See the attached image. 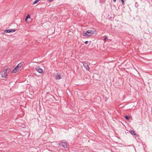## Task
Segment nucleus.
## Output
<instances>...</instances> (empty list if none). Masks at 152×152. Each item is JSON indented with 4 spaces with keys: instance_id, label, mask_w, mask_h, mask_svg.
Returning a JSON list of instances; mask_svg holds the SVG:
<instances>
[{
    "instance_id": "ddd939ff",
    "label": "nucleus",
    "mask_w": 152,
    "mask_h": 152,
    "mask_svg": "<svg viewBox=\"0 0 152 152\" xmlns=\"http://www.w3.org/2000/svg\"><path fill=\"white\" fill-rule=\"evenodd\" d=\"M135 7H136V8H137L138 7V4L137 3V2H135Z\"/></svg>"
},
{
    "instance_id": "f8f14e48",
    "label": "nucleus",
    "mask_w": 152,
    "mask_h": 152,
    "mask_svg": "<svg viewBox=\"0 0 152 152\" xmlns=\"http://www.w3.org/2000/svg\"><path fill=\"white\" fill-rule=\"evenodd\" d=\"M125 118L127 120H128L129 119V116L126 115L125 116Z\"/></svg>"
},
{
    "instance_id": "f257e3e1",
    "label": "nucleus",
    "mask_w": 152,
    "mask_h": 152,
    "mask_svg": "<svg viewBox=\"0 0 152 152\" xmlns=\"http://www.w3.org/2000/svg\"><path fill=\"white\" fill-rule=\"evenodd\" d=\"M96 31L95 29L94 28H93L92 29L88 30L84 32L83 33V35L86 37L91 36L94 34Z\"/></svg>"
},
{
    "instance_id": "2eb2a0df",
    "label": "nucleus",
    "mask_w": 152,
    "mask_h": 152,
    "mask_svg": "<svg viewBox=\"0 0 152 152\" xmlns=\"http://www.w3.org/2000/svg\"><path fill=\"white\" fill-rule=\"evenodd\" d=\"M88 43V41H86L85 42V44H87Z\"/></svg>"
},
{
    "instance_id": "4468645a",
    "label": "nucleus",
    "mask_w": 152,
    "mask_h": 152,
    "mask_svg": "<svg viewBox=\"0 0 152 152\" xmlns=\"http://www.w3.org/2000/svg\"><path fill=\"white\" fill-rule=\"evenodd\" d=\"M121 1L122 3V4L123 5H124V0H121Z\"/></svg>"
},
{
    "instance_id": "1a4fd4ad",
    "label": "nucleus",
    "mask_w": 152,
    "mask_h": 152,
    "mask_svg": "<svg viewBox=\"0 0 152 152\" xmlns=\"http://www.w3.org/2000/svg\"><path fill=\"white\" fill-rule=\"evenodd\" d=\"M57 75L56 77V79L57 80H60L61 78V75L59 73H57Z\"/></svg>"
},
{
    "instance_id": "6e6552de",
    "label": "nucleus",
    "mask_w": 152,
    "mask_h": 152,
    "mask_svg": "<svg viewBox=\"0 0 152 152\" xmlns=\"http://www.w3.org/2000/svg\"><path fill=\"white\" fill-rule=\"evenodd\" d=\"M19 69L17 68V67H16L11 72L12 73H15L19 70Z\"/></svg>"
},
{
    "instance_id": "9d476101",
    "label": "nucleus",
    "mask_w": 152,
    "mask_h": 152,
    "mask_svg": "<svg viewBox=\"0 0 152 152\" xmlns=\"http://www.w3.org/2000/svg\"><path fill=\"white\" fill-rule=\"evenodd\" d=\"M129 132L133 135H135L136 136V133H135V132L134 131L130 129L129 131Z\"/></svg>"
},
{
    "instance_id": "0eeeda50",
    "label": "nucleus",
    "mask_w": 152,
    "mask_h": 152,
    "mask_svg": "<svg viewBox=\"0 0 152 152\" xmlns=\"http://www.w3.org/2000/svg\"><path fill=\"white\" fill-rule=\"evenodd\" d=\"M24 64V63L23 62H21L19 64L16 66L17 67V68L19 69Z\"/></svg>"
},
{
    "instance_id": "dca6fc26",
    "label": "nucleus",
    "mask_w": 152,
    "mask_h": 152,
    "mask_svg": "<svg viewBox=\"0 0 152 152\" xmlns=\"http://www.w3.org/2000/svg\"><path fill=\"white\" fill-rule=\"evenodd\" d=\"M107 39V37H105L104 38V39L106 41V39Z\"/></svg>"
},
{
    "instance_id": "20e7f679",
    "label": "nucleus",
    "mask_w": 152,
    "mask_h": 152,
    "mask_svg": "<svg viewBox=\"0 0 152 152\" xmlns=\"http://www.w3.org/2000/svg\"><path fill=\"white\" fill-rule=\"evenodd\" d=\"M81 63L86 70L87 71H89V70L90 68L89 67L87 63H86L84 62H82Z\"/></svg>"
},
{
    "instance_id": "7ed1b4c3",
    "label": "nucleus",
    "mask_w": 152,
    "mask_h": 152,
    "mask_svg": "<svg viewBox=\"0 0 152 152\" xmlns=\"http://www.w3.org/2000/svg\"><path fill=\"white\" fill-rule=\"evenodd\" d=\"M16 30L15 29H6L3 32L2 34H4L5 33H9L10 32H13L16 31Z\"/></svg>"
},
{
    "instance_id": "423d86ee",
    "label": "nucleus",
    "mask_w": 152,
    "mask_h": 152,
    "mask_svg": "<svg viewBox=\"0 0 152 152\" xmlns=\"http://www.w3.org/2000/svg\"><path fill=\"white\" fill-rule=\"evenodd\" d=\"M59 145H61V146L64 148H67V143L66 142H64L60 143L59 144Z\"/></svg>"
},
{
    "instance_id": "f3484780",
    "label": "nucleus",
    "mask_w": 152,
    "mask_h": 152,
    "mask_svg": "<svg viewBox=\"0 0 152 152\" xmlns=\"http://www.w3.org/2000/svg\"><path fill=\"white\" fill-rule=\"evenodd\" d=\"M113 0V2H115L116 1V0Z\"/></svg>"
},
{
    "instance_id": "9b49d317",
    "label": "nucleus",
    "mask_w": 152,
    "mask_h": 152,
    "mask_svg": "<svg viewBox=\"0 0 152 152\" xmlns=\"http://www.w3.org/2000/svg\"><path fill=\"white\" fill-rule=\"evenodd\" d=\"M30 18V16L29 14H28L27 16L26 17V18L25 19V21L27 22V20L28 19Z\"/></svg>"
},
{
    "instance_id": "f03ea898",
    "label": "nucleus",
    "mask_w": 152,
    "mask_h": 152,
    "mask_svg": "<svg viewBox=\"0 0 152 152\" xmlns=\"http://www.w3.org/2000/svg\"><path fill=\"white\" fill-rule=\"evenodd\" d=\"M10 69V68H7L4 70L2 72L1 74L2 77L5 78H6L7 77V71L8 69Z\"/></svg>"
},
{
    "instance_id": "39448f33",
    "label": "nucleus",
    "mask_w": 152,
    "mask_h": 152,
    "mask_svg": "<svg viewBox=\"0 0 152 152\" xmlns=\"http://www.w3.org/2000/svg\"><path fill=\"white\" fill-rule=\"evenodd\" d=\"M35 69L39 73L42 74L43 73V70L39 66H37L35 68Z\"/></svg>"
}]
</instances>
